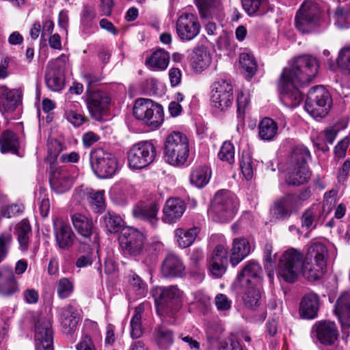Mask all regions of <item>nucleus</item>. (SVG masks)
Masks as SVG:
<instances>
[{"mask_svg": "<svg viewBox=\"0 0 350 350\" xmlns=\"http://www.w3.org/2000/svg\"><path fill=\"white\" fill-rule=\"evenodd\" d=\"M318 69L317 59L309 55L295 58L291 65L284 68L279 88L285 106L295 108L299 105L304 96L299 88L309 83L317 76Z\"/></svg>", "mask_w": 350, "mask_h": 350, "instance_id": "f257e3e1", "label": "nucleus"}, {"mask_svg": "<svg viewBox=\"0 0 350 350\" xmlns=\"http://www.w3.org/2000/svg\"><path fill=\"white\" fill-rule=\"evenodd\" d=\"M181 293L176 286L159 287L155 290L154 301L157 314L161 318H175L181 307Z\"/></svg>", "mask_w": 350, "mask_h": 350, "instance_id": "f03ea898", "label": "nucleus"}, {"mask_svg": "<svg viewBox=\"0 0 350 350\" xmlns=\"http://www.w3.org/2000/svg\"><path fill=\"white\" fill-rule=\"evenodd\" d=\"M164 154L167 162L172 165L184 164L189 154L187 137L179 131H173L165 140Z\"/></svg>", "mask_w": 350, "mask_h": 350, "instance_id": "7ed1b4c3", "label": "nucleus"}, {"mask_svg": "<svg viewBox=\"0 0 350 350\" xmlns=\"http://www.w3.org/2000/svg\"><path fill=\"white\" fill-rule=\"evenodd\" d=\"M133 115L151 129L159 128L164 121L163 107L148 98H138L135 100Z\"/></svg>", "mask_w": 350, "mask_h": 350, "instance_id": "20e7f679", "label": "nucleus"}, {"mask_svg": "<svg viewBox=\"0 0 350 350\" xmlns=\"http://www.w3.org/2000/svg\"><path fill=\"white\" fill-rule=\"evenodd\" d=\"M237 206L236 197L229 191L221 190L217 192L211 209L213 220L217 222L230 221L237 213Z\"/></svg>", "mask_w": 350, "mask_h": 350, "instance_id": "39448f33", "label": "nucleus"}, {"mask_svg": "<svg viewBox=\"0 0 350 350\" xmlns=\"http://www.w3.org/2000/svg\"><path fill=\"white\" fill-rule=\"evenodd\" d=\"M310 196V192L308 190L298 194H286L275 200L272 208L273 215L277 219H287L299 211Z\"/></svg>", "mask_w": 350, "mask_h": 350, "instance_id": "423d86ee", "label": "nucleus"}, {"mask_svg": "<svg viewBox=\"0 0 350 350\" xmlns=\"http://www.w3.org/2000/svg\"><path fill=\"white\" fill-rule=\"evenodd\" d=\"M332 106L329 92L322 85L313 87L308 92L304 108L314 118L325 116Z\"/></svg>", "mask_w": 350, "mask_h": 350, "instance_id": "0eeeda50", "label": "nucleus"}, {"mask_svg": "<svg viewBox=\"0 0 350 350\" xmlns=\"http://www.w3.org/2000/svg\"><path fill=\"white\" fill-rule=\"evenodd\" d=\"M304 261L303 254L298 250L291 248L280 256L278 262L279 274L286 282L293 283L301 271Z\"/></svg>", "mask_w": 350, "mask_h": 350, "instance_id": "6e6552de", "label": "nucleus"}, {"mask_svg": "<svg viewBox=\"0 0 350 350\" xmlns=\"http://www.w3.org/2000/svg\"><path fill=\"white\" fill-rule=\"evenodd\" d=\"M157 155L154 144L149 141L134 144L128 152V164L130 168L140 170L148 166Z\"/></svg>", "mask_w": 350, "mask_h": 350, "instance_id": "1a4fd4ad", "label": "nucleus"}, {"mask_svg": "<svg viewBox=\"0 0 350 350\" xmlns=\"http://www.w3.org/2000/svg\"><path fill=\"white\" fill-rule=\"evenodd\" d=\"M90 163L94 173L100 178H110L118 170V159L116 156L101 148L91 153Z\"/></svg>", "mask_w": 350, "mask_h": 350, "instance_id": "9d476101", "label": "nucleus"}, {"mask_svg": "<svg viewBox=\"0 0 350 350\" xmlns=\"http://www.w3.org/2000/svg\"><path fill=\"white\" fill-rule=\"evenodd\" d=\"M319 15L318 5L312 1L306 0L296 14V28L302 33L311 32L319 24Z\"/></svg>", "mask_w": 350, "mask_h": 350, "instance_id": "9b49d317", "label": "nucleus"}, {"mask_svg": "<svg viewBox=\"0 0 350 350\" xmlns=\"http://www.w3.org/2000/svg\"><path fill=\"white\" fill-rule=\"evenodd\" d=\"M119 242L124 256L136 257L144 251L145 237L139 230L129 228L122 230Z\"/></svg>", "mask_w": 350, "mask_h": 350, "instance_id": "f8f14e48", "label": "nucleus"}, {"mask_svg": "<svg viewBox=\"0 0 350 350\" xmlns=\"http://www.w3.org/2000/svg\"><path fill=\"white\" fill-rule=\"evenodd\" d=\"M211 101L215 109L221 111L227 110L233 102L232 85L225 80L214 82L211 86Z\"/></svg>", "mask_w": 350, "mask_h": 350, "instance_id": "ddd939ff", "label": "nucleus"}, {"mask_svg": "<svg viewBox=\"0 0 350 350\" xmlns=\"http://www.w3.org/2000/svg\"><path fill=\"white\" fill-rule=\"evenodd\" d=\"M201 25L198 18L193 14H181L176 22V31L182 42L193 40L200 33Z\"/></svg>", "mask_w": 350, "mask_h": 350, "instance_id": "4468645a", "label": "nucleus"}, {"mask_svg": "<svg viewBox=\"0 0 350 350\" xmlns=\"http://www.w3.org/2000/svg\"><path fill=\"white\" fill-rule=\"evenodd\" d=\"M36 350H53L52 325L46 319H39L35 326Z\"/></svg>", "mask_w": 350, "mask_h": 350, "instance_id": "2eb2a0df", "label": "nucleus"}, {"mask_svg": "<svg viewBox=\"0 0 350 350\" xmlns=\"http://www.w3.org/2000/svg\"><path fill=\"white\" fill-rule=\"evenodd\" d=\"M53 226L58 247L64 251L69 250L72 247L75 238L70 226L59 217L53 219Z\"/></svg>", "mask_w": 350, "mask_h": 350, "instance_id": "dca6fc26", "label": "nucleus"}, {"mask_svg": "<svg viewBox=\"0 0 350 350\" xmlns=\"http://www.w3.org/2000/svg\"><path fill=\"white\" fill-rule=\"evenodd\" d=\"M318 341L325 346L334 345L339 336V331L336 323L330 321H319L312 327Z\"/></svg>", "mask_w": 350, "mask_h": 350, "instance_id": "f3484780", "label": "nucleus"}, {"mask_svg": "<svg viewBox=\"0 0 350 350\" xmlns=\"http://www.w3.org/2000/svg\"><path fill=\"white\" fill-rule=\"evenodd\" d=\"M20 291L18 282L12 267H0V295L10 297Z\"/></svg>", "mask_w": 350, "mask_h": 350, "instance_id": "a211bd4d", "label": "nucleus"}, {"mask_svg": "<svg viewBox=\"0 0 350 350\" xmlns=\"http://www.w3.org/2000/svg\"><path fill=\"white\" fill-rule=\"evenodd\" d=\"M186 210L185 202L179 198H169L163 208V222L174 224L178 221Z\"/></svg>", "mask_w": 350, "mask_h": 350, "instance_id": "6ab92c4d", "label": "nucleus"}, {"mask_svg": "<svg viewBox=\"0 0 350 350\" xmlns=\"http://www.w3.org/2000/svg\"><path fill=\"white\" fill-rule=\"evenodd\" d=\"M325 207L320 204H312L303 213L301 224L303 228L308 231L314 229L319 223H322L326 217Z\"/></svg>", "mask_w": 350, "mask_h": 350, "instance_id": "aec40b11", "label": "nucleus"}, {"mask_svg": "<svg viewBox=\"0 0 350 350\" xmlns=\"http://www.w3.org/2000/svg\"><path fill=\"white\" fill-rule=\"evenodd\" d=\"M110 102V98L105 92L101 91H93L88 94L87 97V105L88 110L95 119L98 120L101 113Z\"/></svg>", "mask_w": 350, "mask_h": 350, "instance_id": "412c9836", "label": "nucleus"}, {"mask_svg": "<svg viewBox=\"0 0 350 350\" xmlns=\"http://www.w3.org/2000/svg\"><path fill=\"white\" fill-rule=\"evenodd\" d=\"M227 250L222 245H217L213 251L209 262L210 271L215 278H219L226 272Z\"/></svg>", "mask_w": 350, "mask_h": 350, "instance_id": "4be33fe9", "label": "nucleus"}, {"mask_svg": "<svg viewBox=\"0 0 350 350\" xmlns=\"http://www.w3.org/2000/svg\"><path fill=\"white\" fill-rule=\"evenodd\" d=\"M49 182L52 189L57 193L67 191L72 185L69 172L62 168H56L53 171Z\"/></svg>", "mask_w": 350, "mask_h": 350, "instance_id": "5701e85b", "label": "nucleus"}, {"mask_svg": "<svg viewBox=\"0 0 350 350\" xmlns=\"http://www.w3.org/2000/svg\"><path fill=\"white\" fill-rule=\"evenodd\" d=\"M185 269V265L179 256L169 254L162 263L161 273L165 278L181 277Z\"/></svg>", "mask_w": 350, "mask_h": 350, "instance_id": "b1692460", "label": "nucleus"}, {"mask_svg": "<svg viewBox=\"0 0 350 350\" xmlns=\"http://www.w3.org/2000/svg\"><path fill=\"white\" fill-rule=\"evenodd\" d=\"M262 269L255 261H250L238 275V280L242 286L251 284L255 286L261 280Z\"/></svg>", "mask_w": 350, "mask_h": 350, "instance_id": "393cba45", "label": "nucleus"}, {"mask_svg": "<svg viewBox=\"0 0 350 350\" xmlns=\"http://www.w3.org/2000/svg\"><path fill=\"white\" fill-rule=\"evenodd\" d=\"M319 301L317 294L310 293L306 294L300 302L299 313L304 319H312L317 316Z\"/></svg>", "mask_w": 350, "mask_h": 350, "instance_id": "a878e982", "label": "nucleus"}, {"mask_svg": "<svg viewBox=\"0 0 350 350\" xmlns=\"http://www.w3.org/2000/svg\"><path fill=\"white\" fill-rule=\"evenodd\" d=\"M211 54L206 47L200 45L193 49L191 67L195 72H202L211 65Z\"/></svg>", "mask_w": 350, "mask_h": 350, "instance_id": "bb28decb", "label": "nucleus"}, {"mask_svg": "<svg viewBox=\"0 0 350 350\" xmlns=\"http://www.w3.org/2000/svg\"><path fill=\"white\" fill-rule=\"evenodd\" d=\"M327 247L321 243L315 242L308 247L304 261L327 265Z\"/></svg>", "mask_w": 350, "mask_h": 350, "instance_id": "cd10ccee", "label": "nucleus"}, {"mask_svg": "<svg viewBox=\"0 0 350 350\" xmlns=\"http://www.w3.org/2000/svg\"><path fill=\"white\" fill-rule=\"evenodd\" d=\"M159 207L155 202H152L148 205L138 206L134 208L133 211L135 218L147 221L152 227L157 225V213Z\"/></svg>", "mask_w": 350, "mask_h": 350, "instance_id": "c85d7f7f", "label": "nucleus"}, {"mask_svg": "<svg viewBox=\"0 0 350 350\" xmlns=\"http://www.w3.org/2000/svg\"><path fill=\"white\" fill-rule=\"evenodd\" d=\"M250 252L249 241L245 238H237L233 240L230 254V263L233 267L237 265Z\"/></svg>", "mask_w": 350, "mask_h": 350, "instance_id": "c756f323", "label": "nucleus"}, {"mask_svg": "<svg viewBox=\"0 0 350 350\" xmlns=\"http://www.w3.org/2000/svg\"><path fill=\"white\" fill-rule=\"evenodd\" d=\"M311 176L308 167L288 165V173L286 177V183L292 186H299L306 183Z\"/></svg>", "mask_w": 350, "mask_h": 350, "instance_id": "7c9ffc66", "label": "nucleus"}, {"mask_svg": "<svg viewBox=\"0 0 350 350\" xmlns=\"http://www.w3.org/2000/svg\"><path fill=\"white\" fill-rule=\"evenodd\" d=\"M60 323L65 331L71 333L77 326L79 321V314L77 308L68 305L61 309Z\"/></svg>", "mask_w": 350, "mask_h": 350, "instance_id": "2f4dec72", "label": "nucleus"}, {"mask_svg": "<svg viewBox=\"0 0 350 350\" xmlns=\"http://www.w3.org/2000/svg\"><path fill=\"white\" fill-rule=\"evenodd\" d=\"M335 311L342 327H350V294L344 293L337 299Z\"/></svg>", "mask_w": 350, "mask_h": 350, "instance_id": "473e14b6", "label": "nucleus"}, {"mask_svg": "<svg viewBox=\"0 0 350 350\" xmlns=\"http://www.w3.org/2000/svg\"><path fill=\"white\" fill-rule=\"evenodd\" d=\"M1 89L2 98L0 100V111L2 113L13 111L21 103L20 94L16 90Z\"/></svg>", "mask_w": 350, "mask_h": 350, "instance_id": "72a5a7b5", "label": "nucleus"}, {"mask_svg": "<svg viewBox=\"0 0 350 350\" xmlns=\"http://www.w3.org/2000/svg\"><path fill=\"white\" fill-rule=\"evenodd\" d=\"M72 222L75 229L83 237H90L93 232L94 224L90 218L81 213H75L72 217Z\"/></svg>", "mask_w": 350, "mask_h": 350, "instance_id": "f704fd0d", "label": "nucleus"}, {"mask_svg": "<svg viewBox=\"0 0 350 350\" xmlns=\"http://www.w3.org/2000/svg\"><path fill=\"white\" fill-rule=\"evenodd\" d=\"M198 228L190 229L177 228L174 232L176 242L180 247L187 248L191 245L199 234Z\"/></svg>", "mask_w": 350, "mask_h": 350, "instance_id": "c9c22d12", "label": "nucleus"}, {"mask_svg": "<svg viewBox=\"0 0 350 350\" xmlns=\"http://www.w3.org/2000/svg\"><path fill=\"white\" fill-rule=\"evenodd\" d=\"M258 136L264 141L273 139L278 133V124L270 118H263L258 124Z\"/></svg>", "mask_w": 350, "mask_h": 350, "instance_id": "e433bc0d", "label": "nucleus"}, {"mask_svg": "<svg viewBox=\"0 0 350 350\" xmlns=\"http://www.w3.org/2000/svg\"><path fill=\"white\" fill-rule=\"evenodd\" d=\"M19 148L18 138L16 135L10 131H5L0 136V151L1 153H17Z\"/></svg>", "mask_w": 350, "mask_h": 350, "instance_id": "4c0bfd02", "label": "nucleus"}, {"mask_svg": "<svg viewBox=\"0 0 350 350\" xmlns=\"http://www.w3.org/2000/svg\"><path fill=\"white\" fill-rule=\"evenodd\" d=\"M326 265L303 261L301 270L308 280L316 281L321 278L326 271Z\"/></svg>", "mask_w": 350, "mask_h": 350, "instance_id": "58836bf2", "label": "nucleus"}, {"mask_svg": "<svg viewBox=\"0 0 350 350\" xmlns=\"http://www.w3.org/2000/svg\"><path fill=\"white\" fill-rule=\"evenodd\" d=\"M15 230L20 249L23 251L27 250L31 234L29 221L23 219L16 224Z\"/></svg>", "mask_w": 350, "mask_h": 350, "instance_id": "ea45409f", "label": "nucleus"}, {"mask_svg": "<svg viewBox=\"0 0 350 350\" xmlns=\"http://www.w3.org/2000/svg\"><path fill=\"white\" fill-rule=\"evenodd\" d=\"M211 176V170L205 166H198L193 170L190 175V182L198 188L206 185Z\"/></svg>", "mask_w": 350, "mask_h": 350, "instance_id": "a19ab883", "label": "nucleus"}, {"mask_svg": "<svg viewBox=\"0 0 350 350\" xmlns=\"http://www.w3.org/2000/svg\"><path fill=\"white\" fill-rule=\"evenodd\" d=\"M154 340L160 349L166 350L174 342L173 332L164 327H158L154 333Z\"/></svg>", "mask_w": 350, "mask_h": 350, "instance_id": "79ce46f5", "label": "nucleus"}, {"mask_svg": "<svg viewBox=\"0 0 350 350\" xmlns=\"http://www.w3.org/2000/svg\"><path fill=\"white\" fill-rule=\"evenodd\" d=\"M169 62V53L163 49H158L150 55L146 63L154 69L164 70L168 66Z\"/></svg>", "mask_w": 350, "mask_h": 350, "instance_id": "37998d69", "label": "nucleus"}, {"mask_svg": "<svg viewBox=\"0 0 350 350\" xmlns=\"http://www.w3.org/2000/svg\"><path fill=\"white\" fill-rule=\"evenodd\" d=\"M311 159L308 149L304 146H297L292 151L289 163L290 166H307V163Z\"/></svg>", "mask_w": 350, "mask_h": 350, "instance_id": "c03bdc74", "label": "nucleus"}, {"mask_svg": "<svg viewBox=\"0 0 350 350\" xmlns=\"http://www.w3.org/2000/svg\"><path fill=\"white\" fill-rule=\"evenodd\" d=\"M47 87L54 92L62 90L64 86V79L62 73L57 70L48 69L45 76Z\"/></svg>", "mask_w": 350, "mask_h": 350, "instance_id": "a18cd8bd", "label": "nucleus"}, {"mask_svg": "<svg viewBox=\"0 0 350 350\" xmlns=\"http://www.w3.org/2000/svg\"><path fill=\"white\" fill-rule=\"evenodd\" d=\"M96 16L95 9L88 5H83V11L81 14V23L82 31L89 34L92 32L93 27V21Z\"/></svg>", "mask_w": 350, "mask_h": 350, "instance_id": "49530a36", "label": "nucleus"}, {"mask_svg": "<svg viewBox=\"0 0 350 350\" xmlns=\"http://www.w3.org/2000/svg\"><path fill=\"white\" fill-rule=\"evenodd\" d=\"M103 221L107 231L109 233L118 232L124 225L122 218L113 212H108L103 216Z\"/></svg>", "mask_w": 350, "mask_h": 350, "instance_id": "de8ad7c7", "label": "nucleus"}, {"mask_svg": "<svg viewBox=\"0 0 350 350\" xmlns=\"http://www.w3.org/2000/svg\"><path fill=\"white\" fill-rule=\"evenodd\" d=\"M144 311V306L139 304L135 308V313L131 320V336L133 338H139L143 333L142 328V315Z\"/></svg>", "mask_w": 350, "mask_h": 350, "instance_id": "09e8293b", "label": "nucleus"}, {"mask_svg": "<svg viewBox=\"0 0 350 350\" xmlns=\"http://www.w3.org/2000/svg\"><path fill=\"white\" fill-rule=\"evenodd\" d=\"M243 299L245 306L254 310L260 305L261 293L254 286H251L245 291Z\"/></svg>", "mask_w": 350, "mask_h": 350, "instance_id": "8fccbe9b", "label": "nucleus"}, {"mask_svg": "<svg viewBox=\"0 0 350 350\" xmlns=\"http://www.w3.org/2000/svg\"><path fill=\"white\" fill-rule=\"evenodd\" d=\"M241 66L247 77H252L257 70V63L254 57L248 53H241L239 57Z\"/></svg>", "mask_w": 350, "mask_h": 350, "instance_id": "3c124183", "label": "nucleus"}, {"mask_svg": "<svg viewBox=\"0 0 350 350\" xmlns=\"http://www.w3.org/2000/svg\"><path fill=\"white\" fill-rule=\"evenodd\" d=\"M56 288L58 297L64 299L69 297L73 293L74 283L67 278H62L57 282Z\"/></svg>", "mask_w": 350, "mask_h": 350, "instance_id": "603ef678", "label": "nucleus"}, {"mask_svg": "<svg viewBox=\"0 0 350 350\" xmlns=\"http://www.w3.org/2000/svg\"><path fill=\"white\" fill-rule=\"evenodd\" d=\"M337 64L342 73L350 75V46H344L339 51Z\"/></svg>", "mask_w": 350, "mask_h": 350, "instance_id": "864d4df0", "label": "nucleus"}, {"mask_svg": "<svg viewBox=\"0 0 350 350\" xmlns=\"http://www.w3.org/2000/svg\"><path fill=\"white\" fill-rule=\"evenodd\" d=\"M12 241L13 237L10 230L0 232V263L8 256Z\"/></svg>", "mask_w": 350, "mask_h": 350, "instance_id": "5fc2aeb1", "label": "nucleus"}, {"mask_svg": "<svg viewBox=\"0 0 350 350\" xmlns=\"http://www.w3.org/2000/svg\"><path fill=\"white\" fill-rule=\"evenodd\" d=\"M235 150L234 145L230 141L223 143L218 153V157L222 161L232 164L234 162Z\"/></svg>", "mask_w": 350, "mask_h": 350, "instance_id": "6e6d98bb", "label": "nucleus"}, {"mask_svg": "<svg viewBox=\"0 0 350 350\" xmlns=\"http://www.w3.org/2000/svg\"><path fill=\"white\" fill-rule=\"evenodd\" d=\"M104 191H93L89 192V202L95 212L99 213L105 208Z\"/></svg>", "mask_w": 350, "mask_h": 350, "instance_id": "4d7b16f0", "label": "nucleus"}, {"mask_svg": "<svg viewBox=\"0 0 350 350\" xmlns=\"http://www.w3.org/2000/svg\"><path fill=\"white\" fill-rule=\"evenodd\" d=\"M129 282L136 293L144 296L147 291V285L135 272L131 271L129 275Z\"/></svg>", "mask_w": 350, "mask_h": 350, "instance_id": "13d9d810", "label": "nucleus"}, {"mask_svg": "<svg viewBox=\"0 0 350 350\" xmlns=\"http://www.w3.org/2000/svg\"><path fill=\"white\" fill-rule=\"evenodd\" d=\"M240 168L241 172L247 180L252 178L254 175L253 161L249 154H243L240 161Z\"/></svg>", "mask_w": 350, "mask_h": 350, "instance_id": "bf43d9fd", "label": "nucleus"}, {"mask_svg": "<svg viewBox=\"0 0 350 350\" xmlns=\"http://www.w3.org/2000/svg\"><path fill=\"white\" fill-rule=\"evenodd\" d=\"M24 207L22 204H12L7 205L4 204L0 211V217L11 218L23 212Z\"/></svg>", "mask_w": 350, "mask_h": 350, "instance_id": "052dcab7", "label": "nucleus"}, {"mask_svg": "<svg viewBox=\"0 0 350 350\" xmlns=\"http://www.w3.org/2000/svg\"><path fill=\"white\" fill-rule=\"evenodd\" d=\"M267 0H241L243 9L249 15H253L257 12Z\"/></svg>", "mask_w": 350, "mask_h": 350, "instance_id": "680f3d73", "label": "nucleus"}, {"mask_svg": "<svg viewBox=\"0 0 350 350\" xmlns=\"http://www.w3.org/2000/svg\"><path fill=\"white\" fill-rule=\"evenodd\" d=\"M215 304L219 311H227L231 308L232 301L225 294L219 293L215 297Z\"/></svg>", "mask_w": 350, "mask_h": 350, "instance_id": "e2e57ef3", "label": "nucleus"}, {"mask_svg": "<svg viewBox=\"0 0 350 350\" xmlns=\"http://www.w3.org/2000/svg\"><path fill=\"white\" fill-rule=\"evenodd\" d=\"M250 103L249 94L239 92L237 98V112L239 116H243L247 107Z\"/></svg>", "mask_w": 350, "mask_h": 350, "instance_id": "0e129e2a", "label": "nucleus"}, {"mask_svg": "<svg viewBox=\"0 0 350 350\" xmlns=\"http://www.w3.org/2000/svg\"><path fill=\"white\" fill-rule=\"evenodd\" d=\"M217 1V0H195L202 17L208 18L210 16L208 9L214 5Z\"/></svg>", "mask_w": 350, "mask_h": 350, "instance_id": "69168bd1", "label": "nucleus"}, {"mask_svg": "<svg viewBox=\"0 0 350 350\" xmlns=\"http://www.w3.org/2000/svg\"><path fill=\"white\" fill-rule=\"evenodd\" d=\"M349 142V137H345L337 144L334 148V152L336 157L342 158L345 156Z\"/></svg>", "mask_w": 350, "mask_h": 350, "instance_id": "338daca9", "label": "nucleus"}, {"mask_svg": "<svg viewBox=\"0 0 350 350\" xmlns=\"http://www.w3.org/2000/svg\"><path fill=\"white\" fill-rule=\"evenodd\" d=\"M25 301L28 304H35L38 301L39 293L34 288H27L23 293Z\"/></svg>", "mask_w": 350, "mask_h": 350, "instance_id": "774afa93", "label": "nucleus"}]
</instances>
